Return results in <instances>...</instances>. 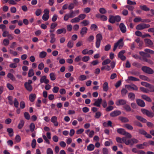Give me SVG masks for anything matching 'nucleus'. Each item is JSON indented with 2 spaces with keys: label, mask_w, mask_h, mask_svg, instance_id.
<instances>
[{
  "label": "nucleus",
  "mask_w": 154,
  "mask_h": 154,
  "mask_svg": "<svg viewBox=\"0 0 154 154\" xmlns=\"http://www.w3.org/2000/svg\"><path fill=\"white\" fill-rule=\"evenodd\" d=\"M117 132L118 133L120 134L124 135L126 131L124 129L122 128H120L117 129Z\"/></svg>",
  "instance_id": "obj_28"
},
{
  "label": "nucleus",
  "mask_w": 154,
  "mask_h": 154,
  "mask_svg": "<svg viewBox=\"0 0 154 154\" xmlns=\"http://www.w3.org/2000/svg\"><path fill=\"white\" fill-rule=\"evenodd\" d=\"M36 97V96L35 94H31L29 95V100L31 102H33L35 100Z\"/></svg>",
  "instance_id": "obj_19"
},
{
  "label": "nucleus",
  "mask_w": 154,
  "mask_h": 154,
  "mask_svg": "<svg viewBox=\"0 0 154 154\" xmlns=\"http://www.w3.org/2000/svg\"><path fill=\"white\" fill-rule=\"evenodd\" d=\"M141 97L143 99L149 102H151L152 101V99L149 97L145 95H141Z\"/></svg>",
  "instance_id": "obj_21"
},
{
  "label": "nucleus",
  "mask_w": 154,
  "mask_h": 154,
  "mask_svg": "<svg viewBox=\"0 0 154 154\" xmlns=\"http://www.w3.org/2000/svg\"><path fill=\"white\" fill-rule=\"evenodd\" d=\"M98 28L97 26L95 24H92L91 25L90 28L91 30L95 31Z\"/></svg>",
  "instance_id": "obj_59"
},
{
  "label": "nucleus",
  "mask_w": 154,
  "mask_h": 154,
  "mask_svg": "<svg viewBox=\"0 0 154 154\" xmlns=\"http://www.w3.org/2000/svg\"><path fill=\"white\" fill-rule=\"evenodd\" d=\"M20 108L22 109H24L25 106V104L24 101H21L20 102Z\"/></svg>",
  "instance_id": "obj_56"
},
{
  "label": "nucleus",
  "mask_w": 154,
  "mask_h": 154,
  "mask_svg": "<svg viewBox=\"0 0 154 154\" xmlns=\"http://www.w3.org/2000/svg\"><path fill=\"white\" fill-rule=\"evenodd\" d=\"M140 89L141 91L143 93H148L149 92V90L145 88L141 87L140 88Z\"/></svg>",
  "instance_id": "obj_51"
},
{
  "label": "nucleus",
  "mask_w": 154,
  "mask_h": 154,
  "mask_svg": "<svg viewBox=\"0 0 154 154\" xmlns=\"http://www.w3.org/2000/svg\"><path fill=\"white\" fill-rule=\"evenodd\" d=\"M24 122L23 120H21L18 125V128L19 129L22 128L24 125Z\"/></svg>",
  "instance_id": "obj_38"
},
{
  "label": "nucleus",
  "mask_w": 154,
  "mask_h": 154,
  "mask_svg": "<svg viewBox=\"0 0 154 154\" xmlns=\"http://www.w3.org/2000/svg\"><path fill=\"white\" fill-rule=\"evenodd\" d=\"M88 29V28L85 27H84L82 28L80 32V33L82 37H83L84 35L87 33Z\"/></svg>",
  "instance_id": "obj_15"
},
{
  "label": "nucleus",
  "mask_w": 154,
  "mask_h": 154,
  "mask_svg": "<svg viewBox=\"0 0 154 154\" xmlns=\"http://www.w3.org/2000/svg\"><path fill=\"white\" fill-rule=\"evenodd\" d=\"M102 101V99L101 98L98 99L97 100L94 102L93 104V105H94L96 106L97 107H100Z\"/></svg>",
  "instance_id": "obj_17"
},
{
  "label": "nucleus",
  "mask_w": 154,
  "mask_h": 154,
  "mask_svg": "<svg viewBox=\"0 0 154 154\" xmlns=\"http://www.w3.org/2000/svg\"><path fill=\"white\" fill-rule=\"evenodd\" d=\"M119 28L121 32L123 33H125L126 31V28L123 23H121L119 25Z\"/></svg>",
  "instance_id": "obj_12"
},
{
  "label": "nucleus",
  "mask_w": 154,
  "mask_h": 154,
  "mask_svg": "<svg viewBox=\"0 0 154 154\" xmlns=\"http://www.w3.org/2000/svg\"><path fill=\"white\" fill-rule=\"evenodd\" d=\"M7 87L10 90H12L14 89L13 86L10 83H8L7 84Z\"/></svg>",
  "instance_id": "obj_63"
},
{
  "label": "nucleus",
  "mask_w": 154,
  "mask_h": 154,
  "mask_svg": "<svg viewBox=\"0 0 154 154\" xmlns=\"http://www.w3.org/2000/svg\"><path fill=\"white\" fill-rule=\"evenodd\" d=\"M94 147L93 144H90L87 146V149L89 151H92L94 149Z\"/></svg>",
  "instance_id": "obj_30"
},
{
  "label": "nucleus",
  "mask_w": 154,
  "mask_h": 154,
  "mask_svg": "<svg viewBox=\"0 0 154 154\" xmlns=\"http://www.w3.org/2000/svg\"><path fill=\"white\" fill-rule=\"evenodd\" d=\"M80 23L82 24L83 26H87L90 24V22L87 20H84L82 21Z\"/></svg>",
  "instance_id": "obj_29"
},
{
  "label": "nucleus",
  "mask_w": 154,
  "mask_h": 154,
  "mask_svg": "<svg viewBox=\"0 0 154 154\" xmlns=\"http://www.w3.org/2000/svg\"><path fill=\"white\" fill-rule=\"evenodd\" d=\"M121 20V17L119 15L114 16L112 15H110L108 21L111 23L113 24L116 22H119Z\"/></svg>",
  "instance_id": "obj_3"
},
{
  "label": "nucleus",
  "mask_w": 154,
  "mask_h": 154,
  "mask_svg": "<svg viewBox=\"0 0 154 154\" xmlns=\"http://www.w3.org/2000/svg\"><path fill=\"white\" fill-rule=\"evenodd\" d=\"M40 82L41 83H45L46 84H48L49 82L48 79H46V77L44 75L40 79Z\"/></svg>",
  "instance_id": "obj_14"
},
{
  "label": "nucleus",
  "mask_w": 154,
  "mask_h": 154,
  "mask_svg": "<svg viewBox=\"0 0 154 154\" xmlns=\"http://www.w3.org/2000/svg\"><path fill=\"white\" fill-rule=\"evenodd\" d=\"M7 77L12 81H15V78L14 75L11 73H8L7 75Z\"/></svg>",
  "instance_id": "obj_37"
},
{
  "label": "nucleus",
  "mask_w": 154,
  "mask_h": 154,
  "mask_svg": "<svg viewBox=\"0 0 154 154\" xmlns=\"http://www.w3.org/2000/svg\"><path fill=\"white\" fill-rule=\"evenodd\" d=\"M102 39V35L101 34L98 33L96 35V39L97 41L101 42Z\"/></svg>",
  "instance_id": "obj_33"
},
{
  "label": "nucleus",
  "mask_w": 154,
  "mask_h": 154,
  "mask_svg": "<svg viewBox=\"0 0 154 154\" xmlns=\"http://www.w3.org/2000/svg\"><path fill=\"white\" fill-rule=\"evenodd\" d=\"M116 140L118 143H124L127 145H130L131 146H132L134 144L137 143L138 142V140L134 138L127 140L126 138L125 137L121 138L120 137H116Z\"/></svg>",
  "instance_id": "obj_1"
},
{
  "label": "nucleus",
  "mask_w": 154,
  "mask_h": 154,
  "mask_svg": "<svg viewBox=\"0 0 154 154\" xmlns=\"http://www.w3.org/2000/svg\"><path fill=\"white\" fill-rule=\"evenodd\" d=\"M141 69L144 72L149 74H152L154 72L153 70L152 69L146 66H143Z\"/></svg>",
  "instance_id": "obj_4"
},
{
  "label": "nucleus",
  "mask_w": 154,
  "mask_h": 154,
  "mask_svg": "<svg viewBox=\"0 0 154 154\" xmlns=\"http://www.w3.org/2000/svg\"><path fill=\"white\" fill-rule=\"evenodd\" d=\"M144 51L146 53H149L152 54H154V51L150 49L146 48L144 50Z\"/></svg>",
  "instance_id": "obj_46"
},
{
  "label": "nucleus",
  "mask_w": 154,
  "mask_h": 154,
  "mask_svg": "<svg viewBox=\"0 0 154 154\" xmlns=\"http://www.w3.org/2000/svg\"><path fill=\"white\" fill-rule=\"evenodd\" d=\"M128 92V91L125 88H123L121 91V95L122 96H124L126 95Z\"/></svg>",
  "instance_id": "obj_39"
},
{
  "label": "nucleus",
  "mask_w": 154,
  "mask_h": 154,
  "mask_svg": "<svg viewBox=\"0 0 154 154\" xmlns=\"http://www.w3.org/2000/svg\"><path fill=\"white\" fill-rule=\"evenodd\" d=\"M90 59V57L88 56H85L82 57V60L84 62H86L88 61Z\"/></svg>",
  "instance_id": "obj_41"
},
{
  "label": "nucleus",
  "mask_w": 154,
  "mask_h": 154,
  "mask_svg": "<svg viewBox=\"0 0 154 154\" xmlns=\"http://www.w3.org/2000/svg\"><path fill=\"white\" fill-rule=\"evenodd\" d=\"M128 97L131 100L134 101L135 98V95L133 93L130 92L128 94Z\"/></svg>",
  "instance_id": "obj_16"
},
{
  "label": "nucleus",
  "mask_w": 154,
  "mask_h": 154,
  "mask_svg": "<svg viewBox=\"0 0 154 154\" xmlns=\"http://www.w3.org/2000/svg\"><path fill=\"white\" fill-rule=\"evenodd\" d=\"M59 90V88L57 86L54 87L52 89V91L55 93H57Z\"/></svg>",
  "instance_id": "obj_49"
},
{
  "label": "nucleus",
  "mask_w": 154,
  "mask_h": 154,
  "mask_svg": "<svg viewBox=\"0 0 154 154\" xmlns=\"http://www.w3.org/2000/svg\"><path fill=\"white\" fill-rule=\"evenodd\" d=\"M34 75V73L33 69H30L28 73V77H31L33 76Z\"/></svg>",
  "instance_id": "obj_31"
},
{
  "label": "nucleus",
  "mask_w": 154,
  "mask_h": 154,
  "mask_svg": "<svg viewBox=\"0 0 154 154\" xmlns=\"http://www.w3.org/2000/svg\"><path fill=\"white\" fill-rule=\"evenodd\" d=\"M119 119L122 123H126L129 122V119L126 117L122 116H120Z\"/></svg>",
  "instance_id": "obj_22"
},
{
  "label": "nucleus",
  "mask_w": 154,
  "mask_h": 154,
  "mask_svg": "<svg viewBox=\"0 0 154 154\" xmlns=\"http://www.w3.org/2000/svg\"><path fill=\"white\" fill-rule=\"evenodd\" d=\"M9 43V41L7 39H5L3 40V44L5 46H7Z\"/></svg>",
  "instance_id": "obj_60"
},
{
  "label": "nucleus",
  "mask_w": 154,
  "mask_h": 154,
  "mask_svg": "<svg viewBox=\"0 0 154 154\" xmlns=\"http://www.w3.org/2000/svg\"><path fill=\"white\" fill-rule=\"evenodd\" d=\"M150 26V25L148 24L140 23L137 26L136 29L138 30H141L144 29L149 28Z\"/></svg>",
  "instance_id": "obj_5"
},
{
  "label": "nucleus",
  "mask_w": 154,
  "mask_h": 154,
  "mask_svg": "<svg viewBox=\"0 0 154 154\" xmlns=\"http://www.w3.org/2000/svg\"><path fill=\"white\" fill-rule=\"evenodd\" d=\"M42 11L40 9H37L35 11V14L37 16H39L41 14Z\"/></svg>",
  "instance_id": "obj_62"
},
{
  "label": "nucleus",
  "mask_w": 154,
  "mask_h": 154,
  "mask_svg": "<svg viewBox=\"0 0 154 154\" xmlns=\"http://www.w3.org/2000/svg\"><path fill=\"white\" fill-rule=\"evenodd\" d=\"M146 115L149 117L152 118L154 116V115L152 112L149 111L148 110Z\"/></svg>",
  "instance_id": "obj_55"
},
{
  "label": "nucleus",
  "mask_w": 154,
  "mask_h": 154,
  "mask_svg": "<svg viewBox=\"0 0 154 154\" xmlns=\"http://www.w3.org/2000/svg\"><path fill=\"white\" fill-rule=\"evenodd\" d=\"M44 64L42 62L40 63L38 66V69L40 70H42L44 68Z\"/></svg>",
  "instance_id": "obj_52"
},
{
  "label": "nucleus",
  "mask_w": 154,
  "mask_h": 154,
  "mask_svg": "<svg viewBox=\"0 0 154 154\" xmlns=\"http://www.w3.org/2000/svg\"><path fill=\"white\" fill-rule=\"evenodd\" d=\"M86 15L84 14H81L79 15L78 17L80 20H82L84 19L86 17Z\"/></svg>",
  "instance_id": "obj_54"
},
{
  "label": "nucleus",
  "mask_w": 154,
  "mask_h": 154,
  "mask_svg": "<svg viewBox=\"0 0 154 154\" xmlns=\"http://www.w3.org/2000/svg\"><path fill=\"white\" fill-rule=\"evenodd\" d=\"M35 127V125L33 123H31L29 126L30 131L31 132H33L34 130Z\"/></svg>",
  "instance_id": "obj_32"
},
{
  "label": "nucleus",
  "mask_w": 154,
  "mask_h": 154,
  "mask_svg": "<svg viewBox=\"0 0 154 154\" xmlns=\"http://www.w3.org/2000/svg\"><path fill=\"white\" fill-rule=\"evenodd\" d=\"M14 105L16 108H17L19 106V102L17 98H15L14 100Z\"/></svg>",
  "instance_id": "obj_58"
},
{
  "label": "nucleus",
  "mask_w": 154,
  "mask_h": 154,
  "mask_svg": "<svg viewBox=\"0 0 154 154\" xmlns=\"http://www.w3.org/2000/svg\"><path fill=\"white\" fill-rule=\"evenodd\" d=\"M125 127L127 129L130 130H132L133 128V127L131 125L128 124H126Z\"/></svg>",
  "instance_id": "obj_53"
},
{
  "label": "nucleus",
  "mask_w": 154,
  "mask_h": 154,
  "mask_svg": "<svg viewBox=\"0 0 154 154\" xmlns=\"http://www.w3.org/2000/svg\"><path fill=\"white\" fill-rule=\"evenodd\" d=\"M50 77L52 81H54L56 79L55 75L54 73H51L50 74Z\"/></svg>",
  "instance_id": "obj_50"
},
{
  "label": "nucleus",
  "mask_w": 154,
  "mask_h": 154,
  "mask_svg": "<svg viewBox=\"0 0 154 154\" xmlns=\"http://www.w3.org/2000/svg\"><path fill=\"white\" fill-rule=\"evenodd\" d=\"M103 91H107L108 90V83L107 82H105L103 86Z\"/></svg>",
  "instance_id": "obj_24"
},
{
  "label": "nucleus",
  "mask_w": 154,
  "mask_h": 154,
  "mask_svg": "<svg viewBox=\"0 0 154 154\" xmlns=\"http://www.w3.org/2000/svg\"><path fill=\"white\" fill-rule=\"evenodd\" d=\"M136 102L137 105L141 107H144L145 106V103L142 100L140 99L136 100Z\"/></svg>",
  "instance_id": "obj_10"
},
{
  "label": "nucleus",
  "mask_w": 154,
  "mask_h": 154,
  "mask_svg": "<svg viewBox=\"0 0 154 154\" xmlns=\"http://www.w3.org/2000/svg\"><path fill=\"white\" fill-rule=\"evenodd\" d=\"M144 41L146 44V46L151 48L153 47V43L150 39L147 38L145 39Z\"/></svg>",
  "instance_id": "obj_8"
},
{
  "label": "nucleus",
  "mask_w": 154,
  "mask_h": 154,
  "mask_svg": "<svg viewBox=\"0 0 154 154\" xmlns=\"http://www.w3.org/2000/svg\"><path fill=\"white\" fill-rule=\"evenodd\" d=\"M87 79L86 76L84 75H81L79 78V80L81 81H84Z\"/></svg>",
  "instance_id": "obj_64"
},
{
  "label": "nucleus",
  "mask_w": 154,
  "mask_h": 154,
  "mask_svg": "<svg viewBox=\"0 0 154 154\" xmlns=\"http://www.w3.org/2000/svg\"><path fill=\"white\" fill-rule=\"evenodd\" d=\"M127 103V101L123 99H120L118 100L116 103L117 106L124 105Z\"/></svg>",
  "instance_id": "obj_11"
},
{
  "label": "nucleus",
  "mask_w": 154,
  "mask_h": 154,
  "mask_svg": "<svg viewBox=\"0 0 154 154\" xmlns=\"http://www.w3.org/2000/svg\"><path fill=\"white\" fill-rule=\"evenodd\" d=\"M140 55L142 56V59L140 58V60L146 62L149 64L152 65L154 64L153 62L150 59H147V58H149L151 57L150 55L147 53L143 51H140L139 53Z\"/></svg>",
  "instance_id": "obj_2"
},
{
  "label": "nucleus",
  "mask_w": 154,
  "mask_h": 154,
  "mask_svg": "<svg viewBox=\"0 0 154 154\" xmlns=\"http://www.w3.org/2000/svg\"><path fill=\"white\" fill-rule=\"evenodd\" d=\"M82 59V56L81 55L77 56L74 59V61L75 62H79Z\"/></svg>",
  "instance_id": "obj_61"
},
{
  "label": "nucleus",
  "mask_w": 154,
  "mask_h": 154,
  "mask_svg": "<svg viewBox=\"0 0 154 154\" xmlns=\"http://www.w3.org/2000/svg\"><path fill=\"white\" fill-rule=\"evenodd\" d=\"M147 88L149 89V91L151 92H154V85L149 84Z\"/></svg>",
  "instance_id": "obj_36"
},
{
  "label": "nucleus",
  "mask_w": 154,
  "mask_h": 154,
  "mask_svg": "<svg viewBox=\"0 0 154 154\" xmlns=\"http://www.w3.org/2000/svg\"><path fill=\"white\" fill-rule=\"evenodd\" d=\"M123 108L127 112H129L131 110V108L130 106L127 104H126L124 105Z\"/></svg>",
  "instance_id": "obj_26"
},
{
  "label": "nucleus",
  "mask_w": 154,
  "mask_h": 154,
  "mask_svg": "<svg viewBox=\"0 0 154 154\" xmlns=\"http://www.w3.org/2000/svg\"><path fill=\"white\" fill-rule=\"evenodd\" d=\"M140 8L141 10L146 11H149L150 10L149 8L145 5H140Z\"/></svg>",
  "instance_id": "obj_27"
},
{
  "label": "nucleus",
  "mask_w": 154,
  "mask_h": 154,
  "mask_svg": "<svg viewBox=\"0 0 154 154\" xmlns=\"http://www.w3.org/2000/svg\"><path fill=\"white\" fill-rule=\"evenodd\" d=\"M125 88L128 90L132 89L134 91H137L138 90V87L134 84H132L130 85H126L125 86Z\"/></svg>",
  "instance_id": "obj_7"
},
{
  "label": "nucleus",
  "mask_w": 154,
  "mask_h": 154,
  "mask_svg": "<svg viewBox=\"0 0 154 154\" xmlns=\"http://www.w3.org/2000/svg\"><path fill=\"white\" fill-rule=\"evenodd\" d=\"M67 46L69 48H72L73 46V42L72 40L69 41L67 45Z\"/></svg>",
  "instance_id": "obj_44"
},
{
  "label": "nucleus",
  "mask_w": 154,
  "mask_h": 154,
  "mask_svg": "<svg viewBox=\"0 0 154 154\" xmlns=\"http://www.w3.org/2000/svg\"><path fill=\"white\" fill-rule=\"evenodd\" d=\"M123 39L122 38L120 39L118 42L114 44V48L113 49V51H115L118 45H119V48L120 47H122L123 45Z\"/></svg>",
  "instance_id": "obj_6"
},
{
  "label": "nucleus",
  "mask_w": 154,
  "mask_h": 154,
  "mask_svg": "<svg viewBox=\"0 0 154 154\" xmlns=\"http://www.w3.org/2000/svg\"><path fill=\"white\" fill-rule=\"evenodd\" d=\"M36 144V140L35 139H33L32 142L31 146L32 148H35Z\"/></svg>",
  "instance_id": "obj_48"
},
{
  "label": "nucleus",
  "mask_w": 154,
  "mask_h": 154,
  "mask_svg": "<svg viewBox=\"0 0 154 154\" xmlns=\"http://www.w3.org/2000/svg\"><path fill=\"white\" fill-rule=\"evenodd\" d=\"M110 62L111 60L109 59H106L102 62V65L103 66L106 65L110 63Z\"/></svg>",
  "instance_id": "obj_40"
},
{
  "label": "nucleus",
  "mask_w": 154,
  "mask_h": 154,
  "mask_svg": "<svg viewBox=\"0 0 154 154\" xmlns=\"http://www.w3.org/2000/svg\"><path fill=\"white\" fill-rule=\"evenodd\" d=\"M24 86L26 89L29 91L31 92L32 91V87L31 85L24 83Z\"/></svg>",
  "instance_id": "obj_20"
},
{
  "label": "nucleus",
  "mask_w": 154,
  "mask_h": 154,
  "mask_svg": "<svg viewBox=\"0 0 154 154\" xmlns=\"http://www.w3.org/2000/svg\"><path fill=\"white\" fill-rule=\"evenodd\" d=\"M66 30L65 28L58 29L56 31V32L57 34H60L62 33L65 34L66 33Z\"/></svg>",
  "instance_id": "obj_23"
},
{
  "label": "nucleus",
  "mask_w": 154,
  "mask_h": 154,
  "mask_svg": "<svg viewBox=\"0 0 154 154\" xmlns=\"http://www.w3.org/2000/svg\"><path fill=\"white\" fill-rule=\"evenodd\" d=\"M102 115V113L99 111H97L95 113L94 117L96 119H99L101 116Z\"/></svg>",
  "instance_id": "obj_42"
},
{
  "label": "nucleus",
  "mask_w": 154,
  "mask_h": 154,
  "mask_svg": "<svg viewBox=\"0 0 154 154\" xmlns=\"http://www.w3.org/2000/svg\"><path fill=\"white\" fill-rule=\"evenodd\" d=\"M51 122L54 123L55 126H57L58 125V123L57 122V117L56 116H52L51 119Z\"/></svg>",
  "instance_id": "obj_13"
},
{
  "label": "nucleus",
  "mask_w": 154,
  "mask_h": 154,
  "mask_svg": "<svg viewBox=\"0 0 154 154\" xmlns=\"http://www.w3.org/2000/svg\"><path fill=\"white\" fill-rule=\"evenodd\" d=\"M12 97L11 96H8L7 97V99L9 101V103L11 105H12L13 104V102L12 100Z\"/></svg>",
  "instance_id": "obj_57"
},
{
  "label": "nucleus",
  "mask_w": 154,
  "mask_h": 154,
  "mask_svg": "<svg viewBox=\"0 0 154 154\" xmlns=\"http://www.w3.org/2000/svg\"><path fill=\"white\" fill-rule=\"evenodd\" d=\"M7 131L8 132L9 136L10 137H12L13 135V131L12 128H8L7 129Z\"/></svg>",
  "instance_id": "obj_25"
},
{
  "label": "nucleus",
  "mask_w": 154,
  "mask_h": 154,
  "mask_svg": "<svg viewBox=\"0 0 154 154\" xmlns=\"http://www.w3.org/2000/svg\"><path fill=\"white\" fill-rule=\"evenodd\" d=\"M99 11L101 14H104L107 12L106 10L104 8H100Z\"/></svg>",
  "instance_id": "obj_47"
},
{
  "label": "nucleus",
  "mask_w": 154,
  "mask_h": 154,
  "mask_svg": "<svg viewBox=\"0 0 154 154\" xmlns=\"http://www.w3.org/2000/svg\"><path fill=\"white\" fill-rule=\"evenodd\" d=\"M128 79L129 81H139V79H138L132 76H129L128 78Z\"/></svg>",
  "instance_id": "obj_35"
},
{
  "label": "nucleus",
  "mask_w": 154,
  "mask_h": 154,
  "mask_svg": "<svg viewBox=\"0 0 154 154\" xmlns=\"http://www.w3.org/2000/svg\"><path fill=\"white\" fill-rule=\"evenodd\" d=\"M135 117L138 120L143 123H145L147 122V120L146 119L141 116H135Z\"/></svg>",
  "instance_id": "obj_18"
},
{
  "label": "nucleus",
  "mask_w": 154,
  "mask_h": 154,
  "mask_svg": "<svg viewBox=\"0 0 154 154\" xmlns=\"http://www.w3.org/2000/svg\"><path fill=\"white\" fill-rule=\"evenodd\" d=\"M47 55V53L45 51L41 52L39 55V57L41 58H45Z\"/></svg>",
  "instance_id": "obj_34"
},
{
  "label": "nucleus",
  "mask_w": 154,
  "mask_h": 154,
  "mask_svg": "<svg viewBox=\"0 0 154 154\" xmlns=\"http://www.w3.org/2000/svg\"><path fill=\"white\" fill-rule=\"evenodd\" d=\"M80 19L78 17H76L72 19L71 20L72 23H76L79 21Z\"/></svg>",
  "instance_id": "obj_43"
},
{
  "label": "nucleus",
  "mask_w": 154,
  "mask_h": 154,
  "mask_svg": "<svg viewBox=\"0 0 154 154\" xmlns=\"http://www.w3.org/2000/svg\"><path fill=\"white\" fill-rule=\"evenodd\" d=\"M139 77L140 79L143 80L148 81L149 80L148 77L144 75H140Z\"/></svg>",
  "instance_id": "obj_45"
},
{
  "label": "nucleus",
  "mask_w": 154,
  "mask_h": 154,
  "mask_svg": "<svg viewBox=\"0 0 154 154\" xmlns=\"http://www.w3.org/2000/svg\"><path fill=\"white\" fill-rule=\"evenodd\" d=\"M121 113V112L119 110H115L110 114V116L111 117H114L120 115Z\"/></svg>",
  "instance_id": "obj_9"
}]
</instances>
